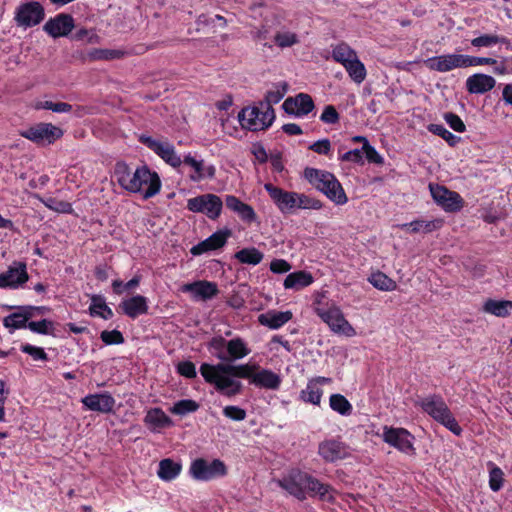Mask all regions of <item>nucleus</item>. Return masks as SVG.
<instances>
[{"instance_id":"obj_1","label":"nucleus","mask_w":512,"mask_h":512,"mask_svg":"<svg viewBox=\"0 0 512 512\" xmlns=\"http://www.w3.org/2000/svg\"><path fill=\"white\" fill-rule=\"evenodd\" d=\"M200 373L207 383L227 397L235 396L243 389V384L236 378L248 379L250 384L268 390H277L282 382L280 375L256 364L203 363Z\"/></svg>"},{"instance_id":"obj_2","label":"nucleus","mask_w":512,"mask_h":512,"mask_svg":"<svg viewBox=\"0 0 512 512\" xmlns=\"http://www.w3.org/2000/svg\"><path fill=\"white\" fill-rule=\"evenodd\" d=\"M304 177L315 189L322 192L336 205H344L348 202V197L334 174L308 167L304 170Z\"/></svg>"},{"instance_id":"obj_3","label":"nucleus","mask_w":512,"mask_h":512,"mask_svg":"<svg viewBox=\"0 0 512 512\" xmlns=\"http://www.w3.org/2000/svg\"><path fill=\"white\" fill-rule=\"evenodd\" d=\"M416 405L453 434L457 436L461 435L462 428L456 421L442 396L437 394L428 395L417 400Z\"/></svg>"},{"instance_id":"obj_4","label":"nucleus","mask_w":512,"mask_h":512,"mask_svg":"<svg viewBox=\"0 0 512 512\" xmlns=\"http://www.w3.org/2000/svg\"><path fill=\"white\" fill-rule=\"evenodd\" d=\"M241 126L251 131L265 130L270 127L275 119V112L263 108L260 103L257 106L246 107L238 114Z\"/></svg>"},{"instance_id":"obj_5","label":"nucleus","mask_w":512,"mask_h":512,"mask_svg":"<svg viewBox=\"0 0 512 512\" xmlns=\"http://www.w3.org/2000/svg\"><path fill=\"white\" fill-rule=\"evenodd\" d=\"M147 185L143 198L149 199L159 193L161 180L156 172H151L147 166L138 167L131 175V184L129 192H140L142 187Z\"/></svg>"},{"instance_id":"obj_6","label":"nucleus","mask_w":512,"mask_h":512,"mask_svg":"<svg viewBox=\"0 0 512 512\" xmlns=\"http://www.w3.org/2000/svg\"><path fill=\"white\" fill-rule=\"evenodd\" d=\"M315 311L334 333L343 334L347 337L356 335L355 329L345 319L339 307L333 305L328 308H316Z\"/></svg>"},{"instance_id":"obj_7","label":"nucleus","mask_w":512,"mask_h":512,"mask_svg":"<svg viewBox=\"0 0 512 512\" xmlns=\"http://www.w3.org/2000/svg\"><path fill=\"white\" fill-rule=\"evenodd\" d=\"M140 142L158 155L165 163L178 168L182 164L181 157L176 153L175 147L166 139H154L150 136L141 135Z\"/></svg>"},{"instance_id":"obj_8","label":"nucleus","mask_w":512,"mask_h":512,"mask_svg":"<svg viewBox=\"0 0 512 512\" xmlns=\"http://www.w3.org/2000/svg\"><path fill=\"white\" fill-rule=\"evenodd\" d=\"M222 207L223 202L221 198L211 193L199 195L187 201V209L189 211L203 213L212 220L220 216Z\"/></svg>"},{"instance_id":"obj_9","label":"nucleus","mask_w":512,"mask_h":512,"mask_svg":"<svg viewBox=\"0 0 512 512\" xmlns=\"http://www.w3.org/2000/svg\"><path fill=\"white\" fill-rule=\"evenodd\" d=\"M189 473L195 480L210 481L217 477L224 476L226 474V466L219 459L208 462L203 458H198L192 461Z\"/></svg>"},{"instance_id":"obj_10","label":"nucleus","mask_w":512,"mask_h":512,"mask_svg":"<svg viewBox=\"0 0 512 512\" xmlns=\"http://www.w3.org/2000/svg\"><path fill=\"white\" fill-rule=\"evenodd\" d=\"M20 135L38 145H48L60 138L63 132L51 123H38L21 131Z\"/></svg>"},{"instance_id":"obj_11","label":"nucleus","mask_w":512,"mask_h":512,"mask_svg":"<svg viewBox=\"0 0 512 512\" xmlns=\"http://www.w3.org/2000/svg\"><path fill=\"white\" fill-rule=\"evenodd\" d=\"M7 310L17 309V312L11 313L3 319V326L13 333L17 329L28 328V321L35 316V312H40L43 307L35 306H3Z\"/></svg>"},{"instance_id":"obj_12","label":"nucleus","mask_w":512,"mask_h":512,"mask_svg":"<svg viewBox=\"0 0 512 512\" xmlns=\"http://www.w3.org/2000/svg\"><path fill=\"white\" fill-rule=\"evenodd\" d=\"M44 8L39 2L31 1L20 5L15 14L19 27H33L44 19Z\"/></svg>"},{"instance_id":"obj_13","label":"nucleus","mask_w":512,"mask_h":512,"mask_svg":"<svg viewBox=\"0 0 512 512\" xmlns=\"http://www.w3.org/2000/svg\"><path fill=\"white\" fill-rule=\"evenodd\" d=\"M429 189L434 201L447 212H456L463 207L462 197L444 186L430 184Z\"/></svg>"},{"instance_id":"obj_14","label":"nucleus","mask_w":512,"mask_h":512,"mask_svg":"<svg viewBox=\"0 0 512 512\" xmlns=\"http://www.w3.org/2000/svg\"><path fill=\"white\" fill-rule=\"evenodd\" d=\"M413 439L404 428L384 427L383 440L403 453L414 454Z\"/></svg>"},{"instance_id":"obj_15","label":"nucleus","mask_w":512,"mask_h":512,"mask_svg":"<svg viewBox=\"0 0 512 512\" xmlns=\"http://www.w3.org/2000/svg\"><path fill=\"white\" fill-rule=\"evenodd\" d=\"M264 189L282 213L292 214L296 210V192L286 191L271 183H266Z\"/></svg>"},{"instance_id":"obj_16","label":"nucleus","mask_w":512,"mask_h":512,"mask_svg":"<svg viewBox=\"0 0 512 512\" xmlns=\"http://www.w3.org/2000/svg\"><path fill=\"white\" fill-rule=\"evenodd\" d=\"M429 69L441 73L449 72L456 68H467V55L465 54H445L429 58L426 61Z\"/></svg>"},{"instance_id":"obj_17","label":"nucleus","mask_w":512,"mask_h":512,"mask_svg":"<svg viewBox=\"0 0 512 512\" xmlns=\"http://www.w3.org/2000/svg\"><path fill=\"white\" fill-rule=\"evenodd\" d=\"M29 279L26 264L13 262L5 272L0 273V287L17 289Z\"/></svg>"},{"instance_id":"obj_18","label":"nucleus","mask_w":512,"mask_h":512,"mask_svg":"<svg viewBox=\"0 0 512 512\" xmlns=\"http://www.w3.org/2000/svg\"><path fill=\"white\" fill-rule=\"evenodd\" d=\"M303 482L304 472L300 470H292L282 479L275 480V483L279 487L286 490L290 495H293L300 501L306 499Z\"/></svg>"},{"instance_id":"obj_19","label":"nucleus","mask_w":512,"mask_h":512,"mask_svg":"<svg viewBox=\"0 0 512 512\" xmlns=\"http://www.w3.org/2000/svg\"><path fill=\"white\" fill-rule=\"evenodd\" d=\"M74 28V19L70 14L60 13L50 18L43 26L44 31L53 38L67 36Z\"/></svg>"},{"instance_id":"obj_20","label":"nucleus","mask_w":512,"mask_h":512,"mask_svg":"<svg viewBox=\"0 0 512 512\" xmlns=\"http://www.w3.org/2000/svg\"><path fill=\"white\" fill-rule=\"evenodd\" d=\"M318 454L326 462H335L349 455L348 447L336 439L322 441L318 446Z\"/></svg>"},{"instance_id":"obj_21","label":"nucleus","mask_w":512,"mask_h":512,"mask_svg":"<svg viewBox=\"0 0 512 512\" xmlns=\"http://www.w3.org/2000/svg\"><path fill=\"white\" fill-rule=\"evenodd\" d=\"M315 105L310 95L300 93L295 97H288L282 105L284 111L288 114L296 116H304L309 114Z\"/></svg>"},{"instance_id":"obj_22","label":"nucleus","mask_w":512,"mask_h":512,"mask_svg":"<svg viewBox=\"0 0 512 512\" xmlns=\"http://www.w3.org/2000/svg\"><path fill=\"white\" fill-rule=\"evenodd\" d=\"M230 235L231 231L228 229L216 231L207 239L193 246L190 252L192 255L198 256L208 251L219 249L226 244L227 239L230 237Z\"/></svg>"},{"instance_id":"obj_23","label":"nucleus","mask_w":512,"mask_h":512,"mask_svg":"<svg viewBox=\"0 0 512 512\" xmlns=\"http://www.w3.org/2000/svg\"><path fill=\"white\" fill-rule=\"evenodd\" d=\"M81 402L88 410L100 413L112 412L116 403L112 395L107 392L89 394L82 398Z\"/></svg>"},{"instance_id":"obj_24","label":"nucleus","mask_w":512,"mask_h":512,"mask_svg":"<svg viewBox=\"0 0 512 512\" xmlns=\"http://www.w3.org/2000/svg\"><path fill=\"white\" fill-rule=\"evenodd\" d=\"M303 489L305 494L311 497H318L322 501H333L331 494L332 487L328 484L321 483L317 478L304 472Z\"/></svg>"},{"instance_id":"obj_25","label":"nucleus","mask_w":512,"mask_h":512,"mask_svg":"<svg viewBox=\"0 0 512 512\" xmlns=\"http://www.w3.org/2000/svg\"><path fill=\"white\" fill-rule=\"evenodd\" d=\"M183 292H190L195 299L208 300L215 297L219 290L215 283L209 281H196L183 285Z\"/></svg>"},{"instance_id":"obj_26","label":"nucleus","mask_w":512,"mask_h":512,"mask_svg":"<svg viewBox=\"0 0 512 512\" xmlns=\"http://www.w3.org/2000/svg\"><path fill=\"white\" fill-rule=\"evenodd\" d=\"M496 85V80L487 74L476 73L469 76L466 80V89L471 94H484L492 90Z\"/></svg>"},{"instance_id":"obj_27","label":"nucleus","mask_w":512,"mask_h":512,"mask_svg":"<svg viewBox=\"0 0 512 512\" xmlns=\"http://www.w3.org/2000/svg\"><path fill=\"white\" fill-rule=\"evenodd\" d=\"M119 307L132 319L148 312L147 298L142 295H136L123 300Z\"/></svg>"},{"instance_id":"obj_28","label":"nucleus","mask_w":512,"mask_h":512,"mask_svg":"<svg viewBox=\"0 0 512 512\" xmlns=\"http://www.w3.org/2000/svg\"><path fill=\"white\" fill-rule=\"evenodd\" d=\"M292 319L290 311L271 310L258 316V322L270 329H278Z\"/></svg>"},{"instance_id":"obj_29","label":"nucleus","mask_w":512,"mask_h":512,"mask_svg":"<svg viewBox=\"0 0 512 512\" xmlns=\"http://www.w3.org/2000/svg\"><path fill=\"white\" fill-rule=\"evenodd\" d=\"M182 163L190 166L194 170V174L190 175V179L194 182H198L205 177L213 178L215 176L214 166H204L203 160H196L190 154L184 157Z\"/></svg>"},{"instance_id":"obj_30","label":"nucleus","mask_w":512,"mask_h":512,"mask_svg":"<svg viewBox=\"0 0 512 512\" xmlns=\"http://www.w3.org/2000/svg\"><path fill=\"white\" fill-rule=\"evenodd\" d=\"M226 351L227 353L225 362H234L243 359L251 353V350L248 348L246 342L240 337L228 340Z\"/></svg>"},{"instance_id":"obj_31","label":"nucleus","mask_w":512,"mask_h":512,"mask_svg":"<svg viewBox=\"0 0 512 512\" xmlns=\"http://www.w3.org/2000/svg\"><path fill=\"white\" fill-rule=\"evenodd\" d=\"M288 91V84L285 81L278 82L272 85V88L267 91L265 95V99L260 101V105L263 108L268 109L271 112H274L272 107L273 104L279 103L285 96Z\"/></svg>"},{"instance_id":"obj_32","label":"nucleus","mask_w":512,"mask_h":512,"mask_svg":"<svg viewBox=\"0 0 512 512\" xmlns=\"http://www.w3.org/2000/svg\"><path fill=\"white\" fill-rule=\"evenodd\" d=\"M313 276L306 271H296L286 276L284 280L285 289L301 290L313 283Z\"/></svg>"},{"instance_id":"obj_33","label":"nucleus","mask_w":512,"mask_h":512,"mask_svg":"<svg viewBox=\"0 0 512 512\" xmlns=\"http://www.w3.org/2000/svg\"><path fill=\"white\" fill-rule=\"evenodd\" d=\"M225 204L227 208L236 212L245 221L252 222L256 219L253 208L233 195L226 196Z\"/></svg>"},{"instance_id":"obj_34","label":"nucleus","mask_w":512,"mask_h":512,"mask_svg":"<svg viewBox=\"0 0 512 512\" xmlns=\"http://www.w3.org/2000/svg\"><path fill=\"white\" fill-rule=\"evenodd\" d=\"M144 422L147 425L152 426L154 429L170 427L173 425L172 419L160 408L150 409L144 418Z\"/></svg>"},{"instance_id":"obj_35","label":"nucleus","mask_w":512,"mask_h":512,"mask_svg":"<svg viewBox=\"0 0 512 512\" xmlns=\"http://www.w3.org/2000/svg\"><path fill=\"white\" fill-rule=\"evenodd\" d=\"M181 469V464L174 462L170 458H166L160 461L157 475L164 481H171L180 474Z\"/></svg>"},{"instance_id":"obj_36","label":"nucleus","mask_w":512,"mask_h":512,"mask_svg":"<svg viewBox=\"0 0 512 512\" xmlns=\"http://www.w3.org/2000/svg\"><path fill=\"white\" fill-rule=\"evenodd\" d=\"M512 310V301L489 299L484 304V311L497 317H506Z\"/></svg>"},{"instance_id":"obj_37","label":"nucleus","mask_w":512,"mask_h":512,"mask_svg":"<svg viewBox=\"0 0 512 512\" xmlns=\"http://www.w3.org/2000/svg\"><path fill=\"white\" fill-rule=\"evenodd\" d=\"M497 43L505 44L508 50L512 49L510 40L508 38L495 34H483L471 40L472 46L477 48L491 47Z\"/></svg>"},{"instance_id":"obj_38","label":"nucleus","mask_w":512,"mask_h":512,"mask_svg":"<svg viewBox=\"0 0 512 512\" xmlns=\"http://www.w3.org/2000/svg\"><path fill=\"white\" fill-rule=\"evenodd\" d=\"M343 67L347 71L349 77L357 84L362 83L367 76L366 68L358 56L353 60L344 63Z\"/></svg>"},{"instance_id":"obj_39","label":"nucleus","mask_w":512,"mask_h":512,"mask_svg":"<svg viewBox=\"0 0 512 512\" xmlns=\"http://www.w3.org/2000/svg\"><path fill=\"white\" fill-rule=\"evenodd\" d=\"M442 225V220L435 219L431 221H425V220H415L410 223H406L402 225V228L410 231L412 233L417 232H423L428 233L432 232L438 228H440Z\"/></svg>"},{"instance_id":"obj_40","label":"nucleus","mask_w":512,"mask_h":512,"mask_svg":"<svg viewBox=\"0 0 512 512\" xmlns=\"http://www.w3.org/2000/svg\"><path fill=\"white\" fill-rule=\"evenodd\" d=\"M234 257L242 264L257 265L263 260L264 254L257 248L250 247L239 250Z\"/></svg>"},{"instance_id":"obj_41","label":"nucleus","mask_w":512,"mask_h":512,"mask_svg":"<svg viewBox=\"0 0 512 512\" xmlns=\"http://www.w3.org/2000/svg\"><path fill=\"white\" fill-rule=\"evenodd\" d=\"M357 56L356 51L345 42L337 44L332 49V58L342 66Z\"/></svg>"},{"instance_id":"obj_42","label":"nucleus","mask_w":512,"mask_h":512,"mask_svg":"<svg viewBox=\"0 0 512 512\" xmlns=\"http://www.w3.org/2000/svg\"><path fill=\"white\" fill-rule=\"evenodd\" d=\"M133 171L125 162H117L114 168V174L119 185L125 190H130L131 175Z\"/></svg>"},{"instance_id":"obj_43","label":"nucleus","mask_w":512,"mask_h":512,"mask_svg":"<svg viewBox=\"0 0 512 512\" xmlns=\"http://www.w3.org/2000/svg\"><path fill=\"white\" fill-rule=\"evenodd\" d=\"M331 409L343 416H348L352 413L351 403L342 394H332L329 399Z\"/></svg>"},{"instance_id":"obj_44","label":"nucleus","mask_w":512,"mask_h":512,"mask_svg":"<svg viewBox=\"0 0 512 512\" xmlns=\"http://www.w3.org/2000/svg\"><path fill=\"white\" fill-rule=\"evenodd\" d=\"M368 280L375 288L382 291H393L397 286L394 280L379 271L373 273Z\"/></svg>"},{"instance_id":"obj_45","label":"nucleus","mask_w":512,"mask_h":512,"mask_svg":"<svg viewBox=\"0 0 512 512\" xmlns=\"http://www.w3.org/2000/svg\"><path fill=\"white\" fill-rule=\"evenodd\" d=\"M323 390L317 385V382L309 381L306 388L301 391V398L305 402L319 405Z\"/></svg>"},{"instance_id":"obj_46","label":"nucleus","mask_w":512,"mask_h":512,"mask_svg":"<svg viewBox=\"0 0 512 512\" xmlns=\"http://www.w3.org/2000/svg\"><path fill=\"white\" fill-rule=\"evenodd\" d=\"M40 201L45 205V207L52 211L65 214L73 212L72 205L66 201L57 200L53 197L40 198Z\"/></svg>"},{"instance_id":"obj_47","label":"nucleus","mask_w":512,"mask_h":512,"mask_svg":"<svg viewBox=\"0 0 512 512\" xmlns=\"http://www.w3.org/2000/svg\"><path fill=\"white\" fill-rule=\"evenodd\" d=\"M199 408V404L191 399H183L176 402L171 408L170 412L175 415H186L188 413H192L197 411Z\"/></svg>"},{"instance_id":"obj_48","label":"nucleus","mask_w":512,"mask_h":512,"mask_svg":"<svg viewBox=\"0 0 512 512\" xmlns=\"http://www.w3.org/2000/svg\"><path fill=\"white\" fill-rule=\"evenodd\" d=\"M323 207V203L309 195L296 192V209H313L319 210Z\"/></svg>"},{"instance_id":"obj_49","label":"nucleus","mask_w":512,"mask_h":512,"mask_svg":"<svg viewBox=\"0 0 512 512\" xmlns=\"http://www.w3.org/2000/svg\"><path fill=\"white\" fill-rule=\"evenodd\" d=\"M227 340L222 336L213 337L209 342V348L214 351L215 356L225 362L226 361Z\"/></svg>"},{"instance_id":"obj_50","label":"nucleus","mask_w":512,"mask_h":512,"mask_svg":"<svg viewBox=\"0 0 512 512\" xmlns=\"http://www.w3.org/2000/svg\"><path fill=\"white\" fill-rule=\"evenodd\" d=\"M428 130L431 133L443 138L450 145H455L459 141V137L455 136L453 133H451L449 130H447L443 125L430 124L428 126Z\"/></svg>"},{"instance_id":"obj_51","label":"nucleus","mask_w":512,"mask_h":512,"mask_svg":"<svg viewBox=\"0 0 512 512\" xmlns=\"http://www.w3.org/2000/svg\"><path fill=\"white\" fill-rule=\"evenodd\" d=\"M53 322L47 319L41 321H31L28 323V328L38 334L49 335L53 334Z\"/></svg>"},{"instance_id":"obj_52","label":"nucleus","mask_w":512,"mask_h":512,"mask_svg":"<svg viewBox=\"0 0 512 512\" xmlns=\"http://www.w3.org/2000/svg\"><path fill=\"white\" fill-rule=\"evenodd\" d=\"M504 474L503 471L499 468L494 466L489 473V486L490 489L494 492L499 491L503 486V478Z\"/></svg>"},{"instance_id":"obj_53","label":"nucleus","mask_w":512,"mask_h":512,"mask_svg":"<svg viewBox=\"0 0 512 512\" xmlns=\"http://www.w3.org/2000/svg\"><path fill=\"white\" fill-rule=\"evenodd\" d=\"M275 43L282 48L291 47L298 43V37L292 32L277 33L274 37Z\"/></svg>"},{"instance_id":"obj_54","label":"nucleus","mask_w":512,"mask_h":512,"mask_svg":"<svg viewBox=\"0 0 512 512\" xmlns=\"http://www.w3.org/2000/svg\"><path fill=\"white\" fill-rule=\"evenodd\" d=\"M100 338L106 345H114V344L124 343V337H123L122 333L118 330H112V331L104 330L101 332Z\"/></svg>"},{"instance_id":"obj_55","label":"nucleus","mask_w":512,"mask_h":512,"mask_svg":"<svg viewBox=\"0 0 512 512\" xmlns=\"http://www.w3.org/2000/svg\"><path fill=\"white\" fill-rule=\"evenodd\" d=\"M20 349L22 352L30 355L36 361H46L48 359L46 352L41 347H36L30 344H22Z\"/></svg>"},{"instance_id":"obj_56","label":"nucleus","mask_w":512,"mask_h":512,"mask_svg":"<svg viewBox=\"0 0 512 512\" xmlns=\"http://www.w3.org/2000/svg\"><path fill=\"white\" fill-rule=\"evenodd\" d=\"M444 119L454 131L462 133L466 130L464 122L458 115L452 112H447L444 114Z\"/></svg>"},{"instance_id":"obj_57","label":"nucleus","mask_w":512,"mask_h":512,"mask_svg":"<svg viewBox=\"0 0 512 512\" xmlns=\"http://www.w3.org/2000/svg\"><path fill=\"white\" fill-rule=\"evenodd\" d=\"M177 371L180 375L193 379L196 377V367L195 364L191 361H182L177 365Z\"/></svg>"},{"instance_id":"obj_58","label":"nucleus","mask_w":512,"mask_h":512,"mask_svg":"<svg viewBox=\"0 0 512 512\" xmlns=\"http://www.w3.org/2000/svg\"><path fill=\"white\" fill-rule=\"evenodd\" d=\"M223 414L234 421H242L246 418V411L238 406H226Z\"/></svg>"},{"instance_id":"obj_59","label":"nucleus","mask_w":512,"mask_h":512,"mask_svg":"<svg viewBox=\"0 0 512 512\" xmlns=\"http://www.w3.org/2000/svg\"><path fill=\"white\" fill-rule=\"evenodd\" d=\"M309 149L320 155H329L332 149L329 139H321L309 146Z\"/></svg>"},{"instance_id":"obj_60","label":"nucleus","mask_w":512,"mask_h":512,"mask_svg":"<svg viewBox=\"0 0 512 512\" xmlns=\"http://www.w3.org/2000/svg\"><path fill=\"white\" fill-rule=\"evenodd\" d=\"M320 120L326 124H335L339 121V114L334 106L327 105L320 116Z\"/></svg>"},{"instance_id":"obj_61","label":"nucleus","mask_w":512,"mask_h":512,"mask_svg":"<svg viewBox=\"0 0 512 512\" xmlns=\"http://www.w3.org/2000/svg\"><path fill=\"white\" fill-rule=\"evenodd\" d=\"M362 153H365L366 159L370 163H375V164L383 163L382 156L376 151V149L373 146L370 145V143L364 144L362 146Z\"/></svg>"},{"instance_id":"obj_62","label":"nucleus","mask_w":512,"mask_h":512,"mask_svg":"<svg viewBox=\"0 0 512 512\" xmlns=\"http://www.w3.org/2000/svg\"><path fill=\"white\" fill-rule=\"evenodd\" d=\"M495 64H497V60L494 58L467 55V67Z\"/></svg>"},{"instance_id":"obj_63","label":"nucleus","mask_w":512,"mask_h":512,"mask_svg":"<svg viewBox=\"0 0 512 512\" xmlns=\"http://www.w3.org/2000/svg\"><path fill=\"white\" fill-rule=\"evenodd\" d=\"M291 265L284 259H274L270 263V270L276 274H282L290 271Z\"/></svg>"},{"instance_id":"obj_64","label":"nucleus","mask_w":512,"mask_h":512,"mask_svg":"<svg viewBox=\"0 0 512 512\" xmlns=\"http://www.w3.org/2000/svg\"><path fill=\"white\" fill-rule=\"evenodd\" d=\"M362 159V150L359 149L350 150L341 156L342 161H351L354 163H362Z\"/></svg>"}]
</instances>
